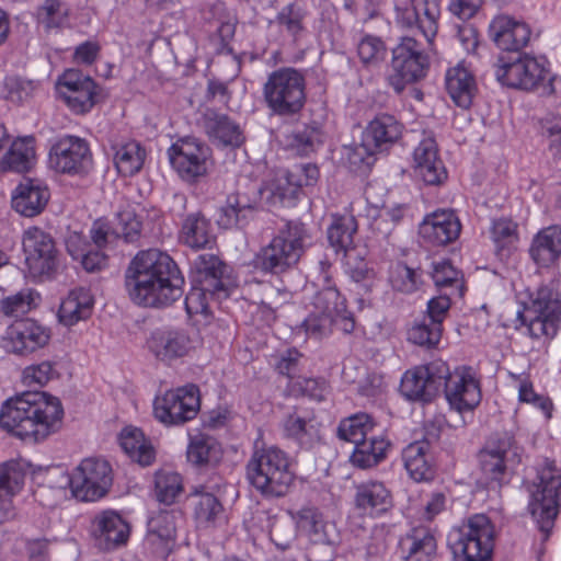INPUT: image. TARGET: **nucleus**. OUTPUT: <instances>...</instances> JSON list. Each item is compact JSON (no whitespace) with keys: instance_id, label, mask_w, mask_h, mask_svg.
<instances>
[{"instance_id":"nucleus-59","label":"nucleus","mask_w":561,"mask_h":561,"mask_svg":"<svg viewBox=\"0 0 561 561\" xmlns=\"http://www.w3.org/2000/svg\"><path fill=\"white\" fill-rule=\"evenodd\" d=\"M376 153L363 140L359 145L345 146L343 148V158L348 168L354 172H366L374 164Z\"/></svg>"},{"instance_id":"nucleus-4","label":"nucleus","mask_w":561,"mask_h":561,"mask_svg":"<svg viewBox=\"0 0 561 561\" xmlns=\"http://www.w3.org/2000/svg\"><path fill=\"white\" fill-rule=\"evenodd\" d=\"M310 243L305 224L287 220L254 257L255 267L264 273L282 275L297 266Z\"/></svg>"},{"instance_id":"nucleus-19","label":"nucleus","mask_w":561,"mask_h":561,"mask_svg":"<svg viewBox=\"0 0 561 561\" xmlns=\"http://www.w3.org/2000/svg\"><path fill=\"white\" fill-rule=\"evenodd\" d=\"M25 263L33 275L49 276L58 265V252L51 236L44 230L32 227L23 234Z\"/></svg>"},{"instance_id":"nucleus-10","label":"nucleus","mask_w":561,"mask_h":561,"mask_svg":"<svg viewBox=\"0 0 561 561\" xmlns=\"http://www.w3.org/2000/svg\"><path fill=\"white\" fill-rule=\"evenodd\" d=\"M428 68L430 60L422 44L414 37L403 36L392 48L387 82L397 94H400L407 85L425 78Z\"/></svg>"},{"instance_id":"nucleus-21","label":"nucleus","mask_w":561,"mask_h":561,"mask_svg":"<svg viewBox=\"0 0 561 561\" xmlns=\"http://www.w3.org/2000/svg\"><path fill=\"white\" fill-rule=\"evenodd\" d=\"M439 2V0H410L404 8H397V22L402 27L416 28L431 44L438 30Z\"/></svg>"},{"instance_id":"nucleus-9","label":"nucleus","mask_w":561,"mask_h":561,"mask_svg":"<svg viewBox=\"0 0 561 561\" xmlns=\"http://www.w3.org/2000/svg\"><path fill=\"white\" fill-rule=\"evenodd\" d=\"M263 98L272 115L290 117L306 103V79L301 71L283 67L272 71L263 84Z\"/></svg>"},{"instance_id":"nucleus-1","label":"nucleus","mask_w":561,"mask_h":561,"mask_svg":"<svg viewBox=\"0 0 561 561\" xmlns=\"http://www.w3.org/2000/svg\"><path fill=\"white\" fill-rule=\"evenodd\" d=\"M130 300L146 308H165L182 298L184 276L175 261L158 249L140 251L125 271Z\"/></svg>"},{"instance_id":"nucleus-43","label":"nucleus","mask_w":561,"mask_h":561,"mask_svg":"<svg viewBox=\"0 0 561 561\" xmlns=\"http://www.w3.org/2000/svg\"><path fill=\"white\" fill-rule=\"evenodd\" d=\"M190 504L193 516L199 527L215 526L222 517L224 506L213 493L207 492L204 485L197 486L190 494Z\"/></svg>"},{"instance_id":"nucleus-47","label":"nucleus","mask_w":561,"mask_h":561,"mask_svg":"<svg viewBox=\"0 0 561 561\" xmlns=\"http://www.w3.org/2000/svg\"><path fill=\"white\" fill-rule=\"evenodd\" d=\"M356 218L351 214L334 215L328 228V240L336 253H346L354 245L357 232Z\"/></svg>"},{"instance_id":"nucleus-39","label":"nucleus","mask_w":561,"mask_h":561,"mask_svg":"<svg viewBox=\"0 0 561 561\" xmlns=\"http://www.w3.org/2000/svg\"><path fill=\"white\" fill-rule=\"evenodd\" d=\"M529 255L539 266L548 267L561 256V226L541 229L533 239Z\"/></svg>"},{"instance_id":"nucleus-32","label":"nucleus","mask_w":561,"mask_h":561,"mask_svg":"<svg viewBox=\"0 0 561 561\" xmlns=\"http://www.w3.org/2000/svg\"><path fill=\"white\" fill-rule=\"evenodd\" d=\"M257 205V197L241 192L230 194L219 210L218 225L226 229L243 228L254 218Z\"/></svg>"},{"instance_id":"nucleus-48","label":"nucleus","mask_w":561,"mask_h":561,"mask_svg":"<svg viewBox=\"0 0 561 561\" xmlns=\"http://www.w3.org/2000/svg\"><path fill=\"white\" fill-rule=\"evenodd\" d=\"M114 163L117 172L123 176H133L138 173L145 162L146 151L137 141H127L113 146Z\"/></svg>"},{"instance_id":"nucleus-29","label":"nucleus","mask_w":561,"mask_h":561,"mask_svg":"<svg viewBox=\"0 0 561 561\" xmlns=\"http://www.w3.org/2000/svg\"><path fill=\"white\" fill-rule=\"evenodd\" d=\"M531 30L525 22L516 21L507 15L493 19L490 24V36L503 50L519 51L530 41Z\"/></svg>"},{"instance_id":"nucleus-56","label":"nucleus","mask_w":561,"mask_h":561,"mask_svg":"<svg viewBox=\"0 0 561 561\" xmlns=\"http://www.w3.org/2000/svg\"><path fill=\"white\" fill-rule=\"evenodd\" d=\"M182 490V478L179 473L168 470L156 472L154 491L159 502L172 504Z\"/></svg>"},{"instance_id":"nucleus-34","label":"nucleus","mask_w":561,"mask_h":561,"mask_svg":"<svg viewBox=\"0 0 561 561\" xmlns=\"http://www.w3.org/2000/svg\"><path fill=\"white\" fill-rule=\"evenodd\" d=\"M206 135L224 147H240L244 142L243 131L227 114L207 110L203 116Z\"/></svg>"},{"instance_id":"nucleus-37","label":"nucleus","mask_w":561,"mask_h":561,"mask_svg":"<svg viewBox=\"0 0 561 561\" xmlns=\"http://www.w3.org/2000/svg\"><path fill=\"white\" fill-rule=\"evenodd\" d=\"M36 139L34 136L18 137L0 157V169L15 173H26L36 163Z\"/></svg>"},{"instance_id":"nucleus-30","label":"nucleus","mask_w":561,"mask_h":561,"mask_svg":"<svg viewBox=\"0 0 561 561\" xmlns=\"http://www.w3.org/2000/svg\"><path fill=\"white\" fill-rule=\"evenodd\" d=\"M50 193L41 180L24 179L12 193V208L24 217L39 215L46 207Z\"/></svg>"},{"instance_id":"nucleus-64","label":"nucleus","mask_w":561,"mask_h":561,"mask_svg":"<svg viewBox=\"0 0 561 561\" xmlns=\"http://www.w3.org/2000/svg\"><path fill=\"white\" fill-rule=\"evenodd\" d=\"M57 370L51 362L45 360L37 365L28 366L23 371V381L27 386H44L57 377Z\"/></svg>"},{"instance_id":"nucleus-28","label":"nucleus","mask_w":561,"mask_h":561,"mask_svg":"<svg viewBox=\"0 0 561 561\" xmlns=\"http://www.w3.org/2000/svg\"><path fill=\"white\" fill-rule=\"evenodd\" d=\"M176 533V514L173 511H160L148 520L146 545L161 559L171 553Z\"/></svg>"},{"instance_id":"nucleus-17","label":"nucleus","mask_w":561,"mask_h":561,"mask_svg":"<svg viewBox=\"0 0 561 561\" xmlns=\"http://www.w3.org/2000/svg\"><path fill=\"white\" fill-rule=\"evenodd\" d=\"M50 165L60 173H85L92 164V153L85 139L64 135L56 139L49 151Z\"/></svg>"},{"instance_id":"nucleus-6","label":"nucleus","mask_w":561,"mask_h":561,"mask_svg":"<svg viewBox=\"0 0 561 561\" xmlns=\"http://www.w3.org/2000/svg\"><path fill=\"white\" fill-rule=\"evenodd\" d=\"M524 449L511 433L493 435L478 455L481 480L488 488L500 489L520 465Z\"/></svg>"},{"instance_id":"nucleus-38","label":"nucleus","mask_w":561,"mask_h":561,"mask_svg":"<svg viewBox=\"0 0 561 561\" xmlns=\"http://www.w3.org/2000/svg\"><path fill=\"white\" fill-rule=\"evenodd\" d=\"M355 506L363 514L380 515L392 506L391 492L382 482H364L356 488Z\"/></svg>"},{"instance_id":"nucleus-31","label":"nucleus","mask_w":561,"mask_h":561,"mask_svg":"<svg viewBox=\"0 0 561 561\" xmlns=\"http://www.w3.org/2000/svg\"><path fill=\"white\" fill-rule=\"evenodd\" d=\"M401 457L403 466L413 481L430 482L435 478L434 456L426 440L410 443L403 448Z\"/></svg>"},{"instance_id":"nucleus-40","label":"nucleus","mask_w":561,"mask_h":561,"mask_svg":"<svg viewBox=\"0 0 561 561\" xmlns=\"http://www.w3.org/2000/svg\"><path fill=\"white\" fill-rule=\"evenodd\" d=\"M446 90L456 105L469 108L477 92L472 72L463 64L449 68L445 76Z\"/></svg>"},{"instance_id":"nucleus-18","label":"nucleus","mask_w":561,"mask_h":561,"mask_svg":"<svg viewBox=\"0 0 561 561\" xmlns=\"http://www.w3.org/2000/svg\"><path fill=\"white\" fill-rule=\"evenodd\" d=\"M194 283L204 286L217 299L228 298L237 287L231 267L214 254H199L193 262Z\"/></svg>"},{"instance_id":"nucleus-50","label":"nucleus","mask_w":561,"mask_h":561,"mask_svg":"<svg viewBox=\"0 0 561 561\" xmlns=\"http://www.w3.org/2000/svg\"><path fill=\"white\" fill-rule=\"evenodd\" d=\"M375 422L367 413H356L343 419L336 430L340 439L358 444L375 432Z\"/></svg>"},{"instance_id":"nucleus-44","label":"nucleus","mask_w":561,"mask_h":561,"mask_svg":"<svg viewBox=\"0 0 561 561\" xmlns=\"http://www.w3.org/2000/svg\"><path fill=\"white\" fill-rule=\"evenodd\" d=\"M180 240L194 250L210 248L215 242L210 221L199 211L187 215L182 222Z\"/></svg>"},{"instance_id":"nucleus-5","label":"nucleus","mask_w":561,"mask_h":561,"mask_svg":"<svg viewBox=\"0 0 561 561\" xmlns=\"http://www.w3.org/2000/svg\"><path fill=\"white\" fill-rule=\"evenodd\" d=\"M494 75L502 85L537 91L540 95L554 94L556 82H560L543 64L526 54L515 59L501 55L494 64Z\"/></svg>"},{"instance_id":"nucleus-45","label":"nucleus","mask_w":561,"mask_h":561,"mask_svg":"<svg viewBox=\"0 0 561 561\" xmlns=\"http://www.w3.org/2000/svg\"><path fill=\"white\" fill-rule=\"evenodd\" d=\"M24 478L25 474L18 461L11 460L0 465V510H3L5 519H11L15 515L10 499L20 492Z\"/></svg>"},{"instance_id":"nucleus-52","label":"nucleus","mask_w":561,"mask_h":561,"mask_svg":"<svg viewBox=\"0 0 561 561\" xmlns=\"http://www.w3.org/2000/svg\"><path fill=\"white\" fill-rule=\"evenodd\" d=\"M307 16L306 7L295 1L282 8L275 22L283 32L287 33L294 41H298L306 33L305 21Z\"/></svg>"},{"instance_id":"nucleus-15","label":"nucleus","mask_w":561,"mask_h":561,"mask_svg":"<svg viewBox=\"0 0 561 561\" xmlns=\"http://www.w3.org/2000/svg\"><path fill=\"white\" fill-rule=\"evenodd\" d=\"M60 99L76 115L89 113L102 98V88L78 69L66 70L57 81Z\"/></svg>"},{"instance_id":"nucleus-49","label":"nucleus","mask_w":561,"mask_h":561,"mask_svg":"<svg viewBox=\"0 0 561 561\" xmlns=\"http://www.w3.org/2000/svg\"><path fill=\"white\" fill-rule=\"evenodd\" d=\"M324 140V131L317 122L297 127L287 136L288 147L300 156L314 152Z\"/></svg>"},{"instance_id":"nucleus-26","label":"nucleus","mask_w":561,"mask_h":561,"mask_svg":"<svg viewBox=\"0 0 561 561\" xmlns=\"http://www.w3.org/2000/svg\"><path fill=\"white\" fill-rule=\"evenodd\" d=\"M413 163L415 174L427 185H440L447 180V170L431 135H425L415 147Z\"/></svg>"},{"instance_id":"nucleus-62","label":"nucleus","mask_w":561,"mask_h":561,"mask_svg":"<svg viewBox=\"0 0 561 561\" xmlns=\"http://www.w3.org/2000/svg\"><path fill=\"white\" fill-rule=\"evenodd\" d=\"M31 289L21 290L0 301V311L8 317H19L30 311L34 301Z\"/></svg>"},{"instance_id":"nucleus-54","label":"nucleus","mask_w":561,"mask_h":561,"mask_svg":"<svg viewBox=\"0 0 561 561\" xmlns=\"http://www.w3.org/2000/svg\"><path fill=\"white\" fill-rule=\"evenodd\" d=\"M114 227L118 238H123L126 242H135L140 237L142 224L135 207L125 205L116 213Z\"/></svg>"},{"instance_id":"nucleus-27","label":"nucleus","mask_w":561,"mask_h":561,"mask_svg":"<svg viewBox=\"0 0 561 561\" xmlns=\"http://www.w3.org/2000/svg\"><path fill=\"white\" fill-rule=\"evenodd\" d=\"M283 435L304 449H312L320 440V430L311 412L295 407L282 420Z\"/></svg>"},{"instance_id":"nucleus-61","label":"nucleus","mask_w":561,"mask_h":561,"mask_svg":"<svg viewBox=\"0 0 561 561\" xmlns=\"http://www.w3.org/2000/svg\"><path fill=\"white\" fill-rule=\"evenodd\" d=\"M390 283L393 289L398 291L405 294L413 293L421 284L420 274L416 270L399 262L391 268Z\"/></svg>"},{"instance_id":"nucleus-42","label":"nucleus","mask_w":561,"mask_h":561,"mask_svg":"<svg viewBox=\"0 0 561 561\" xmlns=\"http://www.w3.org/2000/svg\"><path fill=\"white\" fill-rule=\"evenodd\" d=\"M391 443L375 432L354 446L351 462L360 469L373 468L387 457Z\"/></svg>"},{"instance_id":"nucleus-60","label":"nucleus","mask_w":561,"mask_h":561,"mask_svg":"<svg viewBox=\"0 0 561 561\" xmlns=\"http://www.w3.org/2000/svg\"><path fill=\"white\" fill-rule=\"evenodd\" d=\"M357 54L365 66H377L383 61L387 48L380 37L365 35L357 44Z\"/></svg>"},{"instance_id":"nucleus-53","label":"nucleus","mask_w":561,"mask_h":561,"mask_svg":"<svg viewBox=\"0 0 561 561\" xmlns=\"http://www.w3.org/2000/svg\"><path fill=\"white\" fill-rule=\"evenodd\" d=\"M489 232L496 254L501 257L507 255L511 248L518 241V226L507 217L492 219Z\"/></svg>"},{"instance_id":"nucleus-33","label":"nucleus","mask_w":561,"mask_h":561,"mask_svg":"<svg viewBox=\"0 0 561 561\" xmlns=\"http://www.w3.org/2000/svg\"><path fill=\"white\" fill-rule=\"evenodd\" d=\"M400 548L407 561H433L437 554V539L433 529L421 525L401 537Z\"/></svg>"},{"instance_id":"nucleus-2","label":"nucleus","mask_w":561,"mask_h":561,"mask_svg":"<svg viewBox=\"0 0 561 561\" xmlns=\"http://www.w3.org/2000/svg\"><path fill=\"white\" fill-rule=\"evenodd\" d=\"M62 416L64 409L58 398L32 391L3 404L0 424L23 440L38 443L60 430Z\"/></svg>"},{"instance_id":"nucleus-55","label":"nucleus","mask_w":561,"mask_h":561,"mask_svg":"<svg viewBox=\"0 0 561 561\" xmlns=\"http://www.w3.org/2000/svg\"><path fill=\"white\" fill-rule=\"evenodd\" d=\"M442 333L443 329L422 317L414 321L408 330L407 336L408 341L415 345L433 348L439 343Z\"/></svg>"},{"instance_id":"nucleus-36","label":"nucleus","mask_w":561,"mask_h":561,"mask_svg":"<svg viewBox=\"0 0 561 561\" xmlns=\"http://www.w3.org/2000/svg\"><path fill=\"white\" fill-rule=\"evenodd\" d=\"M309 561H333L340 543V533L334 523L323 519L307 535Z\"/></svg>"},{"instance_id":"nucleus-22","label":"nucleus","mask_w":561,"mask_h":561,"mask_svg":"<svg viewBox=\"0 0 561 561\" xmlns=\"http://www.w3.org/2000/svg\"><path fill=\"white\" fill-rule=\"evenodd\" d=\"M147 346L158 360L168 364L187 356L195 347L185 330L171 327L153 330L147 340Z\"/></svg>"},{"instance_id":"nucleus-35","label":"nucleus","mask_w":561,"mask_h":561,"mask_svg":"<svg viewBox=\"0 0 561 561\" xmlns=\"http://www.w3.org/2000/svg\"><path fill=\"white\" fill-rule=\"evenodd\" d=\"M402 124L389 114L377 115L368 123L364 133L363 141L376 152L388 150L394 145L402 134Z\"/></svg>"},{"instance_id":"nucleus-11","label":"nucleus","mask_w":561,"mask_h":561,"mask_svg":"<svg viewBox=\"0 0 561 561\" xmlns=\"http://www.w3.org/2000/svg\"><path fill=\"white\" fill-rule=\"evenodd\" d=\"M538 482L530 489V512L538 518L539 529L545 534V539L553 527L558 515L559 495L561 494V476L556 474L554 463L547 461L538 472Z\"/></svg>"},{"instance_id":"nucleus-14","label":"nucleus","mask_w":561,"mask_h":561,"mask_svg":"<svg viewBox=\"0 0 561 561\" xmlns=\"http://www.w3.org/2000/svg\"><path fill=\"white\" fill-rule=\"evenodd\" d=\"M168 156L178 175L194 184L207 175L211 149L195 137H183L168 149Z\"/></svg>"},{"instance_id":"nucleus-7","label":"nucleus","mask_w":561,"mask_h":561,"mask_svg":"<svg viewBox=\"0 0 561 561\" xmlns=\"http://www.w3.org/2000/svg\"><path fill=\"white\" fill-rule=\"evenodd\" d=\"M517 319L533 339H553L561 321V279L541 285L524 311L517 312Z\"/></svg>"},{"instance_id":"nucleus-58","label":"nucleus","mask_w":561,"mask_h":561,"mask_svg":"<svg viewBox=\"0 0 561 561\" xmlns=\"http://www.w3.org/2000/svg\"><path fill=\"white\" fill-rule=\"evenodd\" d=\"M313 308L317 311L331 316V318L341 314L346 308V299L341 296L335 286L328 285L319 290L313 297Z\"/></svg>"},{"instance_id":"nucleus-13","label":"nucleus","mask_w":561,"mask_h":561,"mask_svg":"<svg viewBox=\"0 0 561 561\" xmlns=\"http://www.w3.org/2000/svg\"><path fill=\"white\" fill-rule=\"evenodd\" d=\"M448 376L447 363L437 359L407 370L400 382V393L409 401L430 403L443 388Z\"/></svg>"},{"instance_id":"nucleus-41","label":"nucleus","mask_w":561,"mask_h":561,"mask_svg":"<svg viewBox=\"0 0 561 561\" xmlns=\"http://www.w3.org/2000/svg\"><path fill=\"white\" fill-rule=\"evenodd\" d=\"M94 298L90 289L78 287L72 289L61 301L58 318L60 323L71 327L92 314Z\"/></svg>"},{"instance_id":"nucleus-24","label":"nucleus","mask_w":561,"mask_h":561,"mask_svg":"<svg viewBox=\"0 0 561 561\" xmlns=\"http://www.w3.org/2000/svg\"><path fill=\"white\" fill-rule=\"evenodd\" d=\"M460 231V220L453 209H438L426 215L419 228L423 241L433 247L454 242Z\"/></svg>"},{"instance_id":"nucleus-51","label":"nucleus","mask_w":561,"mask_h":561,"mask_svg":"<svg viewBox=\"0 0 561 561\" xmlns=\"http://www.w3.org/2000/svg\"><path fill=\"white\" fill-rule=\"evenodd\" d=\"M186 455L195 466L210 465L219 461L221 448L214 437L199 434L191 438Z\"/></svg>"},{"instance_id":"nucleus-12","label":"nucleus","mask_w":561,"mask_h":561,"mask_svg":"<svg viewBox=\"0 0 561 561\" xmlns=\"http://www.w3.org/2000/svg\"><path fill=\"white\" fill-rule=\"evenodd\" d=\"M67 481L77 500L94 502L104 497L112 486V468L104 459L85 458L72 470Z\"/></svg>"},{"instance_id":"nucleus-20","label":"nucleus","mask_w":561,"mask_h":561,"mask_svg":"<svg viewBox=\"0 0 561 561\" xmlns=\"http://www.w3.org/2000/svg\"><path fill=\"white\" fill-rule=\"evenodd\" d=\"M449 405L458 412L471 411L481 401V389L471 367L457 368L444 378L443 388Z\"/></svg>"},{"instance_id":"nucleus-23","label":"nucleus","mask_w":561,"mask_h":561,"mask_svg":"<svg viewBox=\"0 0 561 561\" xmlns=\"http://www.w3.org/2000/svg\"><path fill=\"white\" fill-rule=\"evenodd\" d=\"M49 339L48 329L32 319H22L7 329L2 342L8 352L27 355L44 347Z\"/></svg>"},{"instance_id":"nucleus-63","label":"nucleus","mask_w":561,"mask_h":561,"mask_svg":"<svg viewBox=\"0 0 561 561\" xmlns=\"http://www.w3.org/2000/svg\"><path fill=\"white\" fill-rule=\"evenodd\" d=\"M333 322L334 318H331V316H325L324 313L317 311L313 308V311H311L302 322V327L305 328L308 336L319 340L327 336L331 332Z\"/></svg>"},{"instance_id":"nucleus-8","label":"nucleus","mask_w":561,"mask_h":561,"mask_svg":"<svg viewBox=\"0 0 561 561\" xmlns=\"http://www.w3.org/2000/svg\"><path fill=\"white\" fill-rule=\"evenodd\" d=\"M495 540V529L484 514H474L448 535V547L454 561L491 560Z\"/></svg>"},{"instance_id":"nucleus-3","label":"nucleus","mask_w":561,"mask_h":561,"mask_svg":"<svg viewBox=\"0 0 561 561\" xmlns=\"http://www.w3.org/2000/svg\"><path fill=\"white\" fill-rule=\"evenodd\" d=\"M249 483L265 499L286 496L295 484L290 456L276 445L255 443L245 465Z\"/></svg>"},{"instance_id":"nucleus-25","label":"nucleus","mask_w":561,"mask_h":561,"mask_svg":"<svg viewBox=\"0 0 561 561\" xmlns=\"http://www.w3.org/2000/svg\"><path fill=\"white\" fill-rule=\"evenodd\" d=\"M91 535L99 549L111 551L126 543L129 526L118 513L102 511L92 519Z\"/></svg>"},{"instance_id":"nucleus-57","label":"nucleus","mask_w":561,"mask_h":561,"mask_svg":"<svg viewBox=\"0 0 561 561\" xmlns=\"http://www.w3.org/2000/svg\"><path fill=\"white\" fill-rule=\"evenodd\" d=\"M37 88L36 81L10 76L4 79L1 93L5 100L21 104L32 99Z\"/></svg>"},{"instance_id":"nucleus-16","label":"nucleus","mask_w":561,"mask_h":561,"mask_svg":"<svg viewBox=\"0 0 561 561\" xmlns=\"http://www.w3.org/2000/svg\"><path fill=\"white\" fill-rule=\"evenodd\" d=\"M201 408L199 390L187 385L167 391L153 403L156 419L165 425H181L193 420Z\"/></svg>"},{"instance_id":"nucleus-46","label":"nucleus","mask_w":561,"mask_h":561,"mask_svg":"<svg viewBox=\"0 0 561 561\" xmlns=\"http://www.w3.org/2000/svg\"><path fill=\"white\" fill-rule=\"evenodd\" d=\"M70 16V8L64 0H42L36 7L34 18L39 27L46 33L64 28Z\"/></svg>"}]
</instances>
